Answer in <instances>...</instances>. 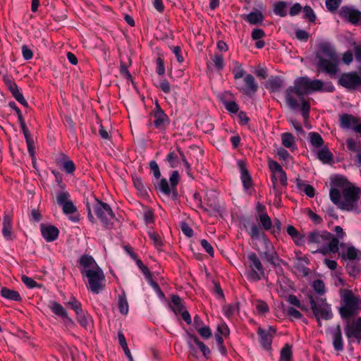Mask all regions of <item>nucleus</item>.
I'll use <instances>...</instances> for the list:
<instances>
[{
    "instance_id": "1",
    "label": "nucleus",
    "mask_w": 361,
    "mask_h": 361,
    "mask_svg": "<svg viewBox=\"0 0 361 361\" xmlns=\"http://www.w3.org/2000/svg\"><path fill=\"white\" fill-rule=\"evenodd\" d=\"M79 263L82 275L87 279L88 288L92 293L98 294L105 286V276L102 269L90 255H82Z\"/></svg>"
},
{
    "instance_id": "25",
    "label": "nucleus",
    "mask_w": 361,
    "mask_h": 361,
    "mask_svg": "<svg viewBox=\"0 0 361 361\" xmlns=\"http://www.w3.org/2000/svg\"><path fill=\"white\" fill-rule=\"evenodd\" d=\"M12 219L10 216L5 214L3 218L2 235L6 240H11Z\"/></svg>"
},
{
    "instance_id": "59",
    "label": "nucleus",
    "mask_w": 361,
    "mask_h": 361,
    "mask_svg": "<svg viewBox=\"0 0 361 361\" xmlns=\"http://www.w3.org/2000/svg\"><path fill=\"white\" fill-rule=\"evenodd\" d=\"M269 168L272 173H276L283 171L282 166L276 161L269 160Z\"/></svg>"
},
{
    "instance_id": "49",
    "label": "nucleus",
    "mask_w": 361,
    "mask_h": 361,
    "mask_svg": "<svg viewBox=\"0 0 361 361\" xmlns=\"http://www.w3.org/2000/svg\"><path fill=\"white\" fill-rule=\"evenodd\" d=\"M299 99L302 104L300 108L302 111V115L305 118H307L309 116V112L310 110V103L305 99L304 97H300Z\"/></svg>"
},
{
    "instance_id": "55",
    "label": "nucleus",
    "mask_w": 361,
    "mask_h": 361,
    "mask_svg": "<svg viewBox=\"0 0 361 361\" xmlns=\"http://www.w3.org/2000/svg\"><path fill=\"white\" fill-rule=\"evenodd\" d=\"M149 237L153 241L154 245L156 248L159 250L163 245L161 237L158 234L152 232L149 233Z\"/></svg>"
},
{
    "instance_id": "7",
    "label": "nucleus",
    "mask_w": 361,
    "mask_h": 361,
    "mask_svg": "<svg viewBox=\"0 0 361 361\" xmlns=\"http://www.w3.org/2000/svg\"><path fill=\"white\" fill-rule=\"evenodd\" d=\"M96 203L94 205V210L97 217L101 220L103 225L109 228L112 226V220L115 216L110 206L97 199H95Z\"/></svg>"
},
{
    "instance_id": "30",
    "label": "nucleus",
    "mask_w": 361,
    "mask_h": 361,
    "mask_svg": "<svg viewBox=\"0 0 361 361\" xmlns=\"http://www.w3.org/2000/svg\"><path fill=\"white\" fill-rule=\"evenodd\" d=\"M318 159L324 164H329L333 161L334 155L327 147H323L317 153Z\"/></svg>"
},
{
    "instance_id": "42",
    "label": "nucleus",
    "mask_w": 361,
    "mask_h": 361,
    "mask_svg": "<svg viewBox=\"0 0 361 361\" xmlns=\"http://www.w3.org/2000/svg\"><path fill=\"white\" fill-rule=\"evenodd\" d=\"M281 361H290L292 359V348L290 345L286 344L281 350Z\"/></svg>"
},
{
    "instance_id": "13",
    "label": "nucleus",
    "mask_w": 361,
    "mask_h": 361,
    "mask_svg": "<svg viewBox=\"0 0 361 361\" xmlns=\"http://www.w3.org/2000/svg\"><path fill=\"white\" fill-rule=\"evenodd\" d=\"M47 307L57 319L66 322L68 319V312L62 305L58 302L50 300L47 302Z\"/></svg>"
},
{
    "instance_id": "2",
    "label": "nucleus",
    "mask_w": 361,
    "mask_h": 361,
    "mask_svg": "<svg viewBox=\"0 0 361 361\" xmlns=\"http://www.w3.org/2000/svg\"><path fill=\"white\" fill-rule=\"evenodd\" d=\"M360 194L359 188L351 185L343 189L342 195L338 188H331L329 196L331 202L339 209L350 212L357 210Z\"/></svg>"
},
{
    "instance_id": "23",
    "label": "nucleus",
    "mask_w": 361,
    "mask_h": 361,
    "mask_svg": "<svg viewBox=\"0 0 361 361\" xmlns=\"http://www.w3.org/2000/svg\"><path fill=\"white\" fill-rule=\"evenodd\" d=\"M171 298V303L169 304V307L176 314H178L185 310V307L182 299L178 295H172Z\"/></svg>"
},
{
    "instance_id": "63",
    "label": "nucleus",
    "mask_w": 361,
    "mask_h": 361,
    "mask_svg": "<svg viewBox=\"0 0 361 361\" xmlns=\"http://www.w3.org/2000/svg\"><path fill=\"white\" fill-rule=\"evenodd\" d=\"M213 62H214L215 67L218 70H221L224 68V58H223L222 55L215 54L213 58Z\"/></svg>"
},
{
    "instance_id": "29",
    "label": "nucleus",
    "mask_w": 361,
    "mask_h": 361,
    "mask_svg": "<svg viewBox=\"0 0 361 361\" xmlns=\"http://www.w3.org/2000/svg\"><path fill=\"white\" fill-rule=\"evenodd\" d=\"M350 183L343 176L336 175L331 178V185L332 188L343 189L345 187L350 186Z\"/></svg>"
},
{
    "instance_id": "20",
    "label": "nucleus",
    "mask_w": 361,
    "mask_h": 361,
    "mask_svg": "<svg viewBox=\"0 0 361 361\" xmlns=\"http://www.w3.org/2000/svg\"><path fill=\"white\" fill-rule=\"evenodd\" d=\"M238 166L240 171L241 180H242L243 186L246 189H248L252 185V180L249 173L248 170L246 168V165H245V162H243V161H238Z\"/></svg>"
},
{
    "instance_id": "38",
    "label": "nucleus",
    "mask_w": 361,
    "mask_h": 361,
    "mask_svg": "<svg viewBox=\"0 0 361 361\" xmlns=\"http://www.w3.org/2000/svg\"><path fill=\"white\" fill-rule=\"evenodd\" d=\"M309 135L310 138V142L312 146L317 148L323 146L324 140L322 136L318 133L311 132L309 133Z\"/></svg>"
},
{
    "instance_id": "8",
    "label": "nucleus",
    "mask_w": 361,
    "mask_h": 361,
    "mask_svg": "<svg viewBox=\"0 0 361 361\" xmlns=\"http://www.w3.org/2000/svg\"><path fill=\"white\" fill-rule=\"evenodd\" d=\"M250 271L247 278L253 281H259L264 275V269L260 259L255 253H251L247 256Z\"/></svg>"
},
{
    "instance_id": "17",
    "label": "nucleus",
    "mask_w": 361,
    "mask_h": 361,
    "mask_svg": "<svg viewBox=\"0 0 361 361\" xmlns=\"http://www.w3.org/2000/svg\"><path fill=\"white\" fill-rule=\"evenodd\" d=\"M245 87L241 88L240 91L245 94H255L258 90V85L255 82L254 77L251 74H247L244 78Z\"/></svg>"
},
{
    "instance_id": "62",
    "label": "nucleus",
    "mask_w": 361,
    "mask_h": 361,
    "mask_svg": "<svg viewBox=\"0 0 361 361\" xmlns=\"http://www.w3.org/2000/svg\"><path fill=\"white\" fill-rule=\"evenodd\" d=\"M166 161L170 164L171 167L175 168L178 163V157L173 152H170L166 157Z\"/></svg>"
},
{
    "instance_id": "40",
    "label": "nucleus",
    "mask_w": 361,
    "mask_h": 361,
    "mask_svg": "<svg viewBox=\"0 0 361 361\" xmlns=\"http://www.w3.org/2000/svg\"><path fill=\"white\" fill-rule=\"evenodd\" d=\"M282 144L287 148H291L295 144V137L290 133H285L281 135Z\"/></svg>"
},
{
    "instance_id": "11",
    "label": "nucleus",
    "mask_w": 361,
    "mask_h": 361,
    "mask_svg": "<svg viewBox=\"0 0 361 361\" xmlns=\"http://www.w3.org/2000/svg\"><path fill=\"white\" fill-rule=\"evenodd\" d=\"M69 307L75 312L78 322L84 328L88 324L87 318L82 308V304L75 298L72 297L69 300Z\"/></svg>"
},
{
    "instance_id": "56",
    "label": "nucleus",
    "mask_w": 361,
    "mask_h": 361,
    "mask_svg": "<svg viewBox=\"0 0 361 361\" xmlns=\"http://www.w3.org/2000/svg\"><path fill=\"white\" fill-rule=\"evenodd\" d=\"M133 183L136 189L142 194L145 195L147 193V190L142 183L141 178L137 177L133 178Z\"/></svg>"
},
{
    "instance_id": "18",
    "label": "nucleus",
    "mask_w": 361,
    "mask_h": 361,
    "mask_svg": "<svg viewBox=\"0 0 361 361\" xmlns=\"http://www.w3.org/2000/svg\"><path fill=\"white\" fill-rule=\"evenodd\" d=\"M338 239L336 238L334 235L332 236V238L325 245H322V247L320 250H318L315 252H320L323 254L324 255H326L329 253H336L338 251Z\"/></svg>"
},
{
    "instance_id": "34",
    "label": "nucleus",
    "mask_w": 361,
    "mask_h": 361,
    "mask_svg": "<svg viewBox=\"0 0 361 361\" xmlns=\"http://www.w3.org/2000/svg\"><path fill=\"white\" fill-rule=\"evenodd\" d=\"M257 219L260 222L264 230L269 231L271 228L272 221L267 213L259 214Z\"/></svg>"
},
{
    "instance_id": "61",
    "label": "nucleus",
    "mask_w": 361,
    "mask_h": 361,
    "mask_svg": "<svg viewBox=\"0 0 361 361\" xmlns=\"http://www.w3.org/2000/svg\"><path fill=\"white\" fill-rule=\"evenodd\" d=\"M225 315L227 317H231L233 314L235 312V311L238 310V303H236L235 305H228L224 308Z\"/></svg>"
},
{
    "instance_id": "4",
    "label": "nucleus",
    "mask_w": 361,
    "mask_h": 361,
    "mask_svg": "<svg viewBox=\"0 0 361 361\" xmlns=\"http://www.w3.org/2000/svg\"><path fill=\"white\" fill-rule=\"evenodd\" d=\"M310 93L309 78L301 77L296 79L293 86L288 87L286 90V102L287 105L293 110L299 107L298 102L293 97V94L298 97H304L305 94Z\"/></svg>"
},
{
    "instance_id": "53",
    "label": "nucleus",
    "mask_w": 361,
    "mask_h": 361,
    "mask_svg": "<svg viewBox=\"0 0 361 361\" xmlns=\"http://www.w3.org/2000/svg\"><path fill=\"white\" fill-rule=\"evenodd\" d=\"M357 250L353 246L348 247L347 249L346 254L342 255L343 259L348 258V259L350 260V262L355 259L357 258Z\"/></svg>"
},
{
    "instance_id": "45",
    "label": "nucleus",
    "mask_w": 361,
    "mask_h": 361,
    "mask_svg": "<svg viewBox=\"0 0 361 361\" xmlns=\"http://www.w3.org/2000/svg\"><path fill=\"white\" fill-rule=\"evenodd\" d=\"M2 80L4 81L10 92L18 87L14 82L13 77L10 75H4L2 78Z\"/></svg>"
},
{
    "instance_id": "43",
    "label": "nucleus",
    "mask_w": 361,
    "mask_h": 361,
    "mask_svg": "<svg viewBox=\"0 0 361 361\" xmlns=\"http://www.w3.org/2000/svg\"><path fill=\"white\" fill-rule=\"evenodd\" d=\"M56 164L64 171L68 173V157L64 154H59L55 159Z\"/></svg>"
},
{
    "instance_id": "33",
    "label": "nucleus",
    "mask_w": 361,
    "mask_h": 361,
    "mask_svg": "<svg viewBox=\"0 0 361 361\" xmlns=\"http://www.w3.org/2000/svg\"><path fill=\"white\" fill-rule=\"evenodd\" d=\"M188 336L191 341H192L198 346V348L202 352L203 355L207 358L210 355V350L209 348L204 343L200 341L195 335L188 334Z\"/></svg>"
},
{
    "instance_id": "9",
    "label": "nucleus",
    "mask_w": 361,
    "mask_h": 361,
    "mask_svg": "<svg viewBox=\"0 0 361 361\" xmlns=\"http://www.w3.org/2000/svg\"><path fill=\"white\" fill-rule=\"evenodd\" d=\"M338 84L348 90H354L361 86V78L355 72L343 73L338 79Z\"/></svg>"
},
{
    "instance_id": "57",
    "label": "nucleus",
    "mask_w": 361,
    "mask_h": 361,
    "mask_svg": "<svg viewBox=\"0 0 361 361\" xmlns=\"http://www.w3.org/2000/svg\"><path fill=\"white\" fill-rule=\"evenodd\" d=\"M261 228L257 225H252L249 234L252 239H259L261 235Z\"/></svg>"
},
{
    "instance_id": "47",
    "label": "nucleus",
    "mask_w": 361,
    "mask_h": 361,
    "mask_svg": "<svg viewBox=\"0 0 361 361\" xmlns=\"http://www.w3.org/2000/svg\"><path fill=\"white\" fill-rule=\"evenodd\" d=\"M341 2L342 0H326V7L329 12L335 13L341 4Z\"/></svg>"
},
{
    "instance_id": "28",
    "label": "nucleus",
    "mask_w": 361,
    "mask_h": 361,
    "mask_svg": "<svg viewBox=\"0 0 361 361\" xmlns=\"http://www.w3.org/2000/svg\"><path fill=\"white\" fill-rule=\"evenodd\" d=\"M295 183L299 190L303 191L310 197L314 196V189L312 185L305 184L299 177L296 178Z\"/></svg>"
},
{
    "instance_id": "50",
    "label": "nucleus",
    "mask_w": 361,
    "mask_h": 361,
    "mask_svg": "<svg viewBox=\"0 0 361 361\" xmlns=\"http://www.w3.org/2000/svg\"><path fill=\"white\" fill-rule=\"evenodd\" d=\"M233 73L234 75V78L235 80L240 79L244 75L245 71L242 68V65L240 63H238L237 61L234 62Z\"/></svg>"
},
{
    "instance_id": "48",
    "label": "nucleus",
    "mask_w": 361,
    "mask_h": 361,
    "mask_svg": "<svg viewBox=\"0 0 361 361\" xmlns=\"http://www.w3.org/2000/svg\"><path fill=\"white\" fill-rule=\"evenodd\" d=\"M312 287L314 291L320 295L325 293L324 283L321 279L314 280L312 283Z\"/></svg>"
},
{
    "instance_id": "64",
    "label": "nucleus",
    "mask_w": 361,
    "mask_h": 361,
    "mask_svg": "<svg viewBox=\"0 0 361 361\" xmlns=\"http://www.w3.org/2000/svg\"><path fill=\"white\" fill-rule=\"evenodd\" d=\"M224 104L227 111L235 114L238 111V105L235 102H224Z\"/></svg>"
},
{
    "instance_id": "22",
    "label": "nucleus",
    "mask_w": 361,
    "mask_h": 361,
    "mask_svg": "<svg viewBox=\"0 0 361 361\" xmlns=\"http://www.w3.org/2000/svg\"><path fill=\"white\" fill-rule=\"evenodd\" d=\"M269 246L271 248H272L270 245ZM260 255L263 259H265L274 267L279 265L278 262L279 261V259L278 258L276 252L274 250H273V249H269L268 245H267V250L264 252H262Z\"/></svg>"
},
{
    "instance_id": "44",
    "label": "nucleus",
    "mask_w": 361,
    "mask_h": 361,
    "mask_svg": "<svg viewBox=\"0 0 361 361\" xmlns=\"http://www.w3.org/2000/svg\"><path fill=\"white\" fill-rule=\"evenodd\" d=\"M324 82L318 79L310 80L309 78V91H321L323 90Z\"/></svg>"
},
{
    "instance_id": "54",
    "label": "nucleus",
    "mask_w": 361,
    "mask_h": 361,
    "mask_svg": "<svg viewBox=\"0 0 361 361\" xmlns=\"http://www.w3.org/2000/svg\"><path fill=\"white\" fill-rule=\"evenodd\" d=\"M271 182H272V187L273 190L274 191L275 196L278 197L279 200H281L282 191L279 188L276 184L277 181V174L276 173H272L271 177Z\"/></svg>"
},
{
    "instance_id": "31",
    "label": "nucleus",
    "mask_w": 361,
    "mask_h": 361,
    "mask_svg": "<svg viewBox=\"0 0 361 361\" xmlns=\"http://www.w3.org/2000/svg\"><path fill=\"white\" fill-rule=\"evenodd\" d=\"M56 202L62 207L63 213L68 215V194L64 190H61L56 196Z\"/></svg>"
},
{
    "instance_id": "46",
    "label": "nucleus",
    "mask_w": 361,
    "mask_h": 361,
    "mask_svg": "<svg viewBox=\"0 0 361 361\" xmlns=\"http://www.w3.org/2000/svg\"><path fill=\"white\" fill-rule=\"evenodd\" d=\"M304 18L308 20L311 23H314L316 20V15L313 9L310 6H305L303 8Z\"/></svg>"
},
{
    "instance_id": "36",
    "label": "nucleus",
    "mask_w": 361,
    "mask_h": 361,
    "mask_svg": "<svg viewBox=\"0 0 361 361\" xmlns=\"http://www.w3.org/2000/svg\"><path fill=\"white\" fill-rule=\"evenodd\" d=\"M69 220L73 222H78L80 220V214L73 202L69 200Z\"/></svg>"
},
{
    "instance_id": "19",
    "label": "nucleus",
    "mask_w": 361,
    "mask_h": 361,
    "mask_svg": "<svg viewBox=\"0 0 361 361\" xmlns=\"http://www.w3.org/2000/svg\"><path fill=\"white\" fill-rule=\"evenodd\" d=\"M283 87V80L279 76H271L265 84V87L271 92H279Z\"/></svg>"
},
{
    "instance_id": "5",
    "label": "nucleus",
    "mask_w": 361,
    "mask_h": 361,
    "mask_svg": "<svg viewBox=\"0 0 361 361\" xmlns=\"http://www.w3.org/2000/svg\"><path fill=\"white\" fill-rule=\"evenodd\" d=\"M343 300L345 306L341 307L339 310L341 317L349 319L350 317L355 315L361 304L360 298L356 297L352 290H346L343 294Z\"/></svg>"
},
{
    "instance_id": "27",
    "label": "nucleus",
    "mask_w": 361,
    "mask_h": 361,
    "mask_svg": "<svg viewBox=\"0 0 361 361\" xmlns=\"http://www.w3.org/2000/svg\"><path fill=\"white\" fill-rule=\"evenodd\" d=\"M257 333L260 337V343L263 348L265 349L270 348L272 342L271 334L267 332L266 330L260 327L258 329Z\"/></svg>"
},
{
    "instance_id": "37",
    "label": "nucleus",
    "mask_w": 361,
    "mask_h": 361,
    "mask_svg": "<svg viewBox=\"0 0 361 361\" xmlns=\"http://www.w3.org/2000/svg\"><path fill=\"white\" fill-rule=\"evenodd\" d=\"M346 270L348 274L353 277H356L361 271L360 267L353 261L347 263Z\"/></svg>"
},
{
    "instance_id": "26",
    "label": "nucleus",
    "mask_w": 361,
    "mask_h": 361,
    "mask_svg": "<svg viewBox=\"0 0 361 361\" xmlns=\"http://www.w3.org/2000/svg\"><path fill=\"white\" fill-rule=\"evenodd\" d=\"M243 19L246 20L251 25L260 24L264 20V16L259 11H255L243 16Z\"/></svg>"
},
{
    "instance_id": "15",
    "label": "nucleus",
    "mask_w": 361,
    "mask_h": 361,
    "mask_svg": "<svg viewBox=\"0 0 361 361\" xmlns=\"http://www.w3.org/2000/svg\"><path fill=\"white\" fill-rule=\"evenodd\" d=\"M345 333L348 338L355 337L359 341L361 340V317L351 324L348 323L345 327Z\"/></svg>"
},
{
    "instance_id": "12",
    "label": "nucleus",
    "mask_w": 361,
    "mask_h": 361,
    "mask_svg": "<svg viewBox=\"0 0 361 361\" xmlns=\"http://www.w3.org/2000/svg\"><path fill=\"white\" fill-rule=\"evenodd\" d=\"M342 18H347L353 24L361 25V12L348 6H343L339 11Z\"/></svg>"
},
{
    "instance_id": "39",
    "label": "nucleus",
    "mask_w": 361,
    "mask_h": 361,
    "mask_svg": "<svg viewBox=\"0 0 361 361\" xmlns=\"http://www.w3.org/2000/svg\"><path fill=\"white\" fill-rule=\"evenodd\" d=\"M286 6L287 4L285 1H278L274 4V12L276 15L281 17L286 16Z\"/></svg>"
},
{
    "instance_id": "6",
    "label": "nucleus",
    "mask_w": 361,
    "mask_h": 361,
    "mask_svg": "<svg viewBox=\"0 0 361 361\" xmlns=\"http://www.w3.org/2000/svg\"><path fill=\"white\" fill-rule=\"evenodd\" d=\"M311 310L315 317H322L325 320L331 319L333 313L330 305L326 302V299L322 298H314L312 295H308Z\"/></svg>"
},
{
    "instance_id": "16",
    "label": "nucleus",
    "mask_w": 361,
    "mask_h": 361,
    "mask_svg": "<svg viewBox=\"0 0 361 361\" xmlns=\"http://www.w3.org/2000/svg\"><path fill=\"white\" fill-rule=\"evenodd\" d=\"M340 126L344 129L352 128L355 130L359 119L351 114H344L339 118Z\"/></svg>"
},
{
    "instance_id": "35",
    "label": "nucleus",
    "mask_w": 361,
    "mask_h": 361,
    "mask_svg": "<svg viewBox=\"0 0 361 361\" xmlns=\"http://www.w3.org/2000/svg\"><path fill=\"white\" fill-rule=\"evenodd\" d=\"M119 344L122 347L126 355L128 357L130 361H133V357L128 347L125 336L122 332H118V334Z\"/></svg>"
},
{
    "instance_id": "10",
    "label": "nucleus",
    "mask_w": 361,
    "mask_h": 361,
    "mask_svg": "<svg viewBox=\"0 0 361 361\" xmlns=\"http://www.w3.org/2000/svg\"><path fill=\"white\" fill-rule=\"evenodd\" d=\"M334 235L328 231H314L310 232L306 239L309 244H317L318 245H324L326 244Z\"/></svg>"
},
{
    "instance_id": "21",
    "label": "nucleus",
    "mask_w": 361,
    "mask_h": 361,
    "mask_svg": "<svg viewBox=\"0 0 361 361\" xmlns=\"http://www.w3.org/2000/svg\"><path fill=\"white\" fill-rule=\"evenodd\" d=\"M0 295L8 300L16 302H20L22 300V298L18 291L8 288L6 287L1 288L0 290Z\"/></svg>"
},
{
    "instance_id": "52",
    "label": "nucleus",
    "mask_w": 361,
    "mask_h": 361,
    "mask_svg": "<svg viewBox=\"0 0 361 361\" xmlns=\"http://www.w3.org/2000/svg\"><path fill=\"white\" fill-rule=\"evenodd\" d=\"M21 281L28 288H35L41 286L33 279L28 277L25 275H23L21 276Z\"/></svg>"
},
{
    "instance_id": "41",
    "label": "nucleus",
    "mask_w": 361,
    "mask_h": 361,
    "mask_svg": "<svg viewBox=\"0 0 361 361\" xmlns=\"http://www.w3.org/2000/svg\"><path fill=\"white\" fill-rule=\"evenodd\" d=\"M118 308L121 314H126L128 312V304L124 293L118 295Z\"/></svg>"
},
{
    "instance_id": "58",
    "label": "nucleus",
    "mask_w": 361,
    "mask_h": 361,
    "mask_svg": "<svg viewBox=\"0 0 361 361\" xmlns=\"http://www.w3.org/2000/svg\"><path fill=\"white\" fill-rule=\"evenodd\" d=\"M136 264L138 266V267L142 270L143 274L146 276L147 280L152 278V274L147 266H145L142 262L139 259H137Z\"/></svg>"
},
{
    "instance_id": "14",
    "label": "nucleus",
    "mask_w": 361,
    "mask_h": 361,
    "mask_svg": "<svg viewBox=\"0 0 361 361\" xmlns=\"http://www.w3.org/2000/svg\"><path fill=\"white\" fill-rule=\"evenodd\" d=\"M40 231L42 237L47 242H53L59 236V229L52 225L46 226L43 224L40 225Z\"/></svg>"
},
{
    "instance_id": "24",
    "label": "nucleus",
    "mask_w": 361,
    "mask_h": 361,
    "mask_svg": "<svg viewBox=\"0 0 361 361\" xmlns=\"http://www.w3.org/2000/svg\"><path fill=\"white\" fill-rule=\"evenodd\" d=\"M333 345L334 349L337 351H341L343 349L341 328L339 324L336 326L333 334Z\"/></svg>"
},
{
    "instance_id": "51",
    "label": "nucleus",
    "mask_w": 361,
    "mask_h": 361,
    "mask_svg": "<svg viewBox=\"0 0 361 361\" xmlns=\"http://www.w3.org/2000/svg\"><path fill=\"white\" fill-rule=\"evenodd\" d=\"M197 332L200 334L201 337L204 339H208L209 338L212 334L210 328L207 326H195Z\"/></svg>"
},
{
    "instance_id": "32",
    "label": "nucleus",
    "mask_w": 361,
    "mask_h": 361,
    "mask_svg": "<svg viewBox=\"0 0 361 361\" xmlns=\"http://www.w3.org/2000/svg\"><path fill=\"white\" fill-rule=\"evenodd\" d=\"M155 120L154 125L157 128L161 129L164 127L165 123L168 121V117L164 111L154 112Z\"/></svg>"
},
{
    "instance_id": "3",
    "label": "nucleus",
    "mask_w": 361,
    "mask_h": 361,
    "mask_svg": "<svg viewBox=\"0 0 361 361\" xmlns=\"http://www.w3.org/2000/svg\"><path fill=\"white\" fill-rule=\"evenodd\" d=\"M319 49L323 56L319 54L316 55L318 72H324L330 76L335 75L338 71L339 57L334 47L329 43L324 42L319 45Z\"/></svg>"
},
{
    "instance_id": "60",
    "label": "nucleus",
    "mask_w": 361,
    "mask_h": 361,
    "mask_svg": "<svg viewBox=\"0 0 361 361\" xmlns=\"http://www.w3.org/2000/svg\"><path fill=\"white\" fill-rule=\"evenodd\" d=\"M159 188L160 191L165 195H169L171 193V188L169 185L167 180L165 178L161 179Z\"/></svg>"
}]
</instances>
